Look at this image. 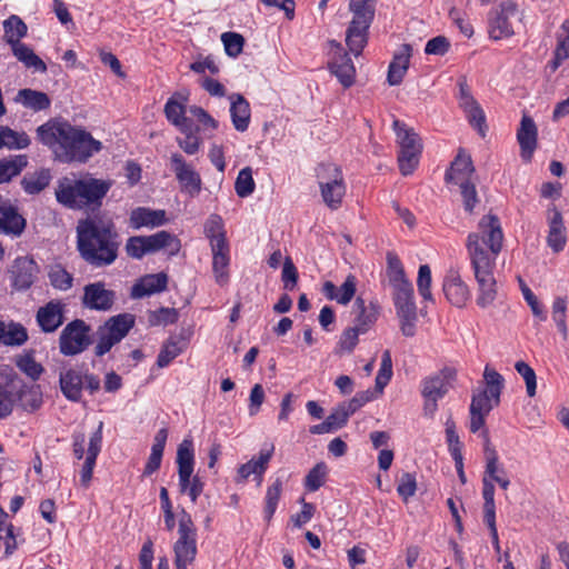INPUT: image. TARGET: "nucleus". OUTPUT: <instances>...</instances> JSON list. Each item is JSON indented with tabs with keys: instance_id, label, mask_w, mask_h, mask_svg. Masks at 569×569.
Instances as JSON below:
<instances>
[{
	"instance_id": "1",
	"label": "nucleus",
	"mask_w": 569,
	"mask_h": 569,
	"mask_svg": "<svg viewBox=\"0 0 569 569\" xmlns=\"http://www.w3.org/2000/svg\"><path fill=\"white\" fill-rule=\"evenodd\" d=\"M37 136L64 163H84L102 149V143L88 131L67 121L50 120L37 129Z\"/></svg>"
},
{
	"instance_id": "2",
	"label": "nucleus",
	"mask_w": 569,
	"mask_h": 569,
	"mask_svg": "<svg viewBox=\"0 0 569 569\" xmlns=\"http://www.w3.org/2000/svg\"><path fill=\"white\" fill-rule=\"evenodd\" d=\"M110 220L88 218L78 223V249L82 258L96 267L111 264L118 254L119 243Z\"/></svg>"
},
{
	"instance_id": "3",
	"label": "nucleus",
	"mask_w": 569,
	"mask_h": 569,
	"mask_svg": "<svg viewBox=\"0 0 569 569\" xmlns=\"http://www.w3.org/2000/svg\"><path fill=\"white\" fill-rule=\"evenodd\" d=\"M112 186V180L98 179L91 173L71 174L58 181L56 198L59 203L70 209L99 207Z\"/></svg>"
},
{
	"instance_id": "4",
	"label": "nucleus",
	"mask_w": 569,
	"mask_h": 569,
	"mask_svg": "<svg viewBox=\"0 0 569 569\" xmlns=\"http://www.w3.org/2000/svg\"><path fill=\"white\" fill-rule=\"evenodd\" d=\"M503 243V232L498 217L483 216L475 232H470L466 240V248L471 266L478 262L496 264Z\"/></svg>"
},
{
	"instance_id": "5",
	"label": "nucleus",
	"mask_w": 569,
	"mask_h": 569,
	"mask_svg": "<svg viewBox=\"0 0 569 569\" xmlns=\"http://www.w3.org/2000/svg\"><path fill=\"white\" fill-rule=\"evenodd\" d=\"M353 17L347 30L346 42L351 53L359 56L368 40V29L372 22L375 8L372 0H350Z\"/></svg>"
},
{
	"instance_id": "6",
	"label": "nucleus",
	"mask_w": 569,
	"mask_h": 569,
	"mask_svg": "<svg viewBox=\"0 0 569 569\" xmlns=\"http://www.w3.org/2000/svg\"><path fill=\"white\" fill-rule=\"evenodd\" d=\"M176 462L178 466L179 489L181 493L190 497L196 502L203 491V482L194 471V449L190 438L181 441L177 449Z\"/></svg>"
},
{
	"instance_id": "7",
	"label": "nucleus",
	"mask_w": 569,
	"mask_h": 569,
	"mask_svg": "<svg viewBox=\"0 0 569 569\" xmlns=\"http://www.w3.org/2000/svg\"><path fill=\"white\" fill-rule=\"evenodd\" d=\"M176 569H189L198 552L197 529L191 516L182 510L179 517L178 539L172 546Z\"/></svg>"
},
{
	"instance_id": "8",
	"label": "nucleus",
	"mask_w": 569,
	"mask_h": 569,
	"mask_svg": "<svg viewBox=\"0 0 569 569\" xmlns=\"http://www.w3.org/2000/svg\"><path fill=\"white\" fill-rule=\"evenodd\" d=\"M181 248L180 240L168 231H159L151 236H136L128 239L126 243L127 254L133 259H141L144 254L159 250H167L174 256Z\"/></svg>"
},
{
	"instance_id": "9",
	"label": "nucleus",
	"mask_w": 569,
	"mask_h": 569,
	"mask_svg": "<svg viewBox=\"0 0 569 569\" xmlns=\"http://www.w3.org/2000/svg\"><path fill=\"white\" fill-rule=\"evenodd\" d=\"M321 198L332 210L340 208L346 194V183L341 169L335 163H321L316 170Z\"/></svg>"
},
{
	"instance_id": "10",
	"label": "nucleus",
	"mask_w": 569,
	"mask_h": 569,
	"mask_svg": "<svg viewBox=\"0 0 569 569\" xmlns=\"http://www.w3.org/2000/svg\"><path fill=\"white\" fill-rule=\"evenodd\" d=\"M59 383L62 395L73 402L81 400L83 389L89 390L90 393L100 389L99 378L79 366L61 369Z\"/></svg>"
},
{
	"instance_id": "11",
	"label": "nucleus",
	"mask_w": 569,
	"mask_h": 569,
	"mask_svg": "<svg viewBox=\"0 0 569 569\" xmlns=\"http://www.w3.org/2000/svg\"><path fill=\"white\" fill-rule=\"evenodd\" d=\"M521 17L517 4L507 0L491 10L488 19V34L495 41L506 40L515 34V27Z\"/></svg>"
},
{
	"instance_id": "12",
	"label": "nucleus",
	"mask_w": 569,
	"mask_h": 569,
	"mask_svg": "<svg viewBox=\"0 0 569 569\" xmlns=\"http://www.w3.org/2000/svg\"><path fill=\"white\" fill-rule=\"evenodd\" d=\"M133 325L134 316L130 313H121L111 317L98 329L96 355L101 357L109 352L114 345L127 336Z\"/></svg>"
},
{
	"instance_id": "13",
	"label": "nucleus",
	"mask_w": 569,
	"mask_h": 569,
	"mask_svg": "<svg viewBox=\"0 0 569 569\" xmlns=\"http://www.w3.org/2000/svg\"><path fill=\"white\" fill-rule=\"evenodd\" d=\"M90 328L82 320L68 323L59 338L60 352L64 356L81 353L90 343Z\"/></svg>"
},
{
	"instance_id": "14",
	"label": "nucleus",
	"mask_w": 569,
	"mask_h": 569,
	"mask_svg": "<svg viewBox=\"0 0 569 569\" xmlns=\"http://www.w3.org/2000/svg\"><path fill=\"white\" fill-rule=\"evenodd\" d=\"M496 264L478 262V266H471L477 282L476 302L480 308L490 307L498 295L497 281L493 274Z\"/></svg>"
},
{
	"instance_id": "15",
	"label": "nucleus",
	"mask_w": 569,
	"mask_h": 569,
	"mask_svg": "<svg viewBox=\"0 0 569 569\" xmlns=\"http://www.w3.org/2000/svg\"><path fill=\"white\" fill-rule=\"evenodd\" d=\"M387 273L393 290V302L415 299L413 287L406 277L402 264L397 257L389 256Z\"/></svg>"
},
{
	"instance_id": "16",
	"label": "nucleus",
	"mask_w": 569,
	"mask_h": 569,
	"mask_svg": "<svg viewBox=\"0 0 569 569\" xmlns=\"http://www.w3.org/2000/svg\"><path fill=\"white\" fill-rule=\"evenodd\" d=\"M171 164L181 186V190L190 197L198 196L201 190V178L199 173L188 164L179 153L171 156Z\"/></svg>"
},
{
	"instance_id": "17",
	"label": "nucleus",
	"mask_w": 569,
	"mask_h": 569,
	"mask_svg": "<svg viewBox=\"0 0 569 569\" xmlns=\"http://www.w3.org/2000/svg\"><path fill=\"white\" fill-rule=\"evenodd\" d=\"M330 46L333 52L329 69L345 88H349L355 82L356 68L347 53L342 52L340 43L331 41Z\"/></svg>"
},
{
	"instance_id": "18",
	"label": "nucleus",
	"mask_w": 569,
	"mask_h": 569,
	"mask_svg": "<svg viewBox=\"0 0 569 569\" xmlns=\"http://www.w3.org/2000/svg\"><path fill=\"white\" fill-rule=\"evenodd\" d=\"M38 272L39 268L33 259L28 257L17 258L10 270L12 287L19 291L29 289Z\"/></svg>"
},
{
	"instance_id": "19",
	"label": "nucleus",
	"mask_w": 569,
	"mask_h": 569,
	"mask_svg": "<svg viewBox=\"0 0 569 569\" xmlns=\"http://www.w3.org/2000/svg\"><path fill=\"white\" fill-rule=\"evenodd\" d=\"M547 221V243L553 252L558 253L565 249L567 243L566 227L563 224L561 212L556 207L549 208Z\"/></svg>"
},
{
	"instance_id": "20",
	"label": "nucleus",
	"mask_w": 569,
	"mask_h": 569,
	"mask_svg": "<svg viewBox=\"0 0 569 569\" xmlns=\"http://www.w3.org/2000/svg\"><path fill=\"white\" fill-rule=\"evenodd\" d=\"M114 302V292L108 290L102 282H94L84 287L83 305L89 309L107 311Z\"/></svg>"
},
{
	"instance_id": "21",
	"label": "nucleus",
	"mask_w": 569,
	"mask_h": 569,
	"mask_svg": "<svg viewBox=\"0 0 569 569\" xmlns=\"http://www.w3.org/2000/svg\"><path fill=\"white\" fill-rule=\"evenodd\" d=\"M442 289L447 300L458 308L465 307L470 299V290L457 271L446 276Z\"/></svg>"
},
{
	"instance_id": "22",
	"label": "nucleus",
	"mask_w": 569,
	"mask_h": 569,
	"mask_svg": "<svg viewBox=\"0 0 569 569\" xmlns=\"http://www.w3.org/2000/svg\"><path fill=\"white\" fill-rule=\"evenodd\" d=\"M186 102L187 97L182 93H178L171 97L164 106V113L168 121L176 126L182 133H187L191 130V122L189 118L186 117Z\"/></svg>"
},
{
	"instance_id": "23",
	"label": "nucleus",
	"mask_w": 569,
	"mask_h": 569,
	"mask_svg": "<svg viewBox=\"0 0 569 569\" xmlns=\"http://www.w3.org/2000/svg\"><path fill=\"white\" fill-rule=\"evenodd\" d=\"M273 451L274 446L269 445L268 447L262 448L257 457H252L248 462L241 465L238 468V481H244L251 475H254L259 478L260 483L273 455Z\"/></svg>"
},
{
	"instance_id": "24",
	"label": "nucleus",
	"mask_w": 569,
	"mask_h": 569,
	"mask_svg": "<svg viewBox=\"0 0 569 569\" xmlns=\"http://www.w3.org/2000/svg\"><path fill=\"white\" fill-rule=\"evenodd\" d=\"M102 427L100 422L98 429L90 436L87 456L82 469L80 471V482L83 487H88L93 473L97 457L101 450L102 445Z\"/></svg>"
},
{
	"instance_id": "25",
	"label": "nucleus",
	"mask_w": 569,
	"mask_h": 569,
	"mask_svg": "<svg viewBox=\"0 0 569 569\" xmlns=\"http://www.w3.org/2000/svg\"><path fill=\"white\" fill-rule=\"evenodd\" d=\"M456 378V370L445 368L438 375L425 379L422 383V396L441 399L449 390L451 381Z\"/></svg>"
},
{
	"instance_id": "26",
	"label": "nucleus",
	"mask_w": 569,
	"mask_h": 569,
	"mask_svg": "<svg viewBox=\"0 0 569 569\" xmlns=\"http://www.w3.org/2000/svg\"><path fill=\"white\" fill-rule=\"evenodd\" d=\"M228 99L230 101L229 112L232 126L237 131L244 132L251 120L250 104L240 93H231Z\"/></svg>"
},
{
	"instance_id": "27",
	"label": "nucleus",
	"mask_w": 569,
	"mask_h": 569,
	"mask_svg": "<svg viewBox=\"0 0 569 569\" xmlns=\"http://www.w3.org/2000/svg\"><path fill=\"white\" fill-rule=\"evenodd\" d=\"M357 291V278L353 274L347 276L346 280L340 287H337L331 281H326L322 286V293L327 299L333 300L339 305L347 306Z\"/></svg>"
},
{
	"instance_id": "28",
	"label": "nucleus",
	"mask_w": 569,
	"mask_h": 569,
	"mask_svg": "<svg viewBox=\"0 0 569 569\" xmlns=\"http://www.w3.org/2000/svg\"><path fill=\"white\" fill-rule=\"evenodd\" d=\"M167 222L164 210L150 209L144 207L136 208L130 214V226L133 229L149 228L153 229L163 226Z\"/></svg>"
},
{
	"instance_id": "29",
	"label": "nucleus",
	"mask_w": 569,
	"mask_h": 569,
	"mask_svg": "<svg viewBox=\"0 0 569 569\" xmlns=\"http://www.w3.org/2000/svg\"><path fill=\"white\" fill-rule=\"evenodd\" d=\"M537 127L531 118L523 116L520 128L517 132V139L521 149V157L525 161H530L537 147Z\"/></svg>"
},
{
	"instance_id": "30",
	"label": "nucleus",
	"mask_w": 569,
	"mask_h": 569,
	"mask_svg": "<svg viewBox=\"0 0 569 569\" xmlns=\"http://www.w3.org/2000/svg\"><path fill=\"white\" fill-rule=\"evenodd\" d=\"M412 49L409 44H401L393 54L389 64L388 82L390 86H398L403 80L409 68Z\"/></svg>"
},
{
	"instance_id": "31",
	"label": "nucleus",
	"mask_w": 569,
	"mask_h": 569,
	"mask_svg": "<svg viewBox=\"0 0 569 569\" xmlns=\"http://www.w3.org/2000/svg\"><path fill=\"white\" fill-rule=\"evenodd\" d=\"M168 278L163 272L147 274L140 278L131 289V297L140 299L163 291L167 288Z\"/></svg>"
},
{
	"instance_id": "32",
	"label": "nucleus",
	"mask_w": 569,
	"mask_h": 569,
	"mask_svg": "<svg viewBox=\"0 0 569 569\" xmlns=\"http://www.w3.org/2000/svg\"><path fill=\"white\" fill-rule=\"evenodd\" d=\"M473 170L470 157L459 153L446 173V181L455 186L469 182L471 181Z\"/></svg>"
},
{
	"instance_id": "33",
	"label": "nucleus",
	"mask_w": 569,
	"mask_h": 569,
	"mask_svg": "<svg viewBox=\"0 0 569 569\" xmlns=\"http://www.w3.org/2000/svg\"><path fill=\"white\" fill-rule=\"evenodd\" d=\"M63 308L59 301H50L37 312V321L46 332H52L63 322Z\"/></svg>"
},
{
	"instance_id": "34",
	"label": "nucleus",
	"mask_w": 569,
	"mask_h": 569,
	"mask_svg": "<svg viewBox=\"0 0 569 569\" xmlns=\"http://www.w3.org/2000/svg\"><path fill=\"white\" fill-rule=\"evenodd\" d=\"M26 221L9 203L0 201V231L19 236L24 229Z\"/></svg>"
},
{
	"instance_id": "35",
	"label": "nucleus",
	"mask_w": 569,
	"mask_h": 569,
	"mask_svg": "<svg viewBox=\"0 0 569 569\" xmlns=\"http://www.w3.org/2000/svg\"><path fill=\"white\" fill-rule=\"evenodd\" d=\"M355 308L358 312L355 326L363 332H367L378 319L379 306L373 301L366 305L365 300L358 297L355 302Z\"/></svg>"
},
{
	"instance_id": "36",
	"label": "nucleus",
	"mask_w": 569,
	"mask_h": 569,
	"mask_svg": "<svg viewBox=\"0 0 569 569\" xmlns=\"http://www.w3.org/2000/svg\"><path fill=\"white\" fill-rule=\"evenodd\" d=\"M31 143L30 137L24 131H17L0 124V149L22 150Z\"/></svg>"
},
{
	"instance_id": "37",
	"label": "nucleus",
	"mask_w": 569,
	"mask_h": 569,
	"mask_svg": "<svg viewBox=\"0 0 569 569\" xmlns=\"http://www.w3.org/2000/svg\"><path fill=\"white\" fill-rule=\"evenodd\" d=\"M393 129L396 132L399 150L422 151L421 140L412 128L408 127L406 123L399 120H395Z\"/></svg>"
},
{
	"instance_id": "38",
	"label": "nucleus",
	"mask_w": 569,
	"mask_h": 569,
	"mask_svg": "<svg viewBox=\"0 0 569 569\" xmlns=\"http://www.w3.org/2000/svg\"><path fill=\"white\" fill-rule=\"evenodd\" d=\"M16 100L34 111L44 110L50 106V99L44 92L32 89L20 90Z\"/></svg>"
},
{
	"instance_id": "39",
	"label": "nucleus",
	"mask_w": 569,
	"mask_h": 569,
	"mask_svg": "<svg viewBox=\"0 0 569 569\" xmlns=\"http://www.w3.org/2000/svg\"><path fill=\"white\" fill-rule=\"evenodd\" d=\"M27 338V331L22 326L0 321V342L3 345L20 346L26 342Z\"/></svg>"
},
{
	"instance_id": "40",
	"label": "nucleus",
	"mask_w": 569,
	"mask_h": 569,
	"mask_svg": "<svg viewBox=\"0 0 569 569\" xmlns=\"http://www.w3.org/2000/svg\"><path fill=\"white\" fill-rule=\"evenodd\" d=\"M14 57L27 68H33L37 71L46 72L44 62L27 44L20 42L11 47Z\"/></svg>"
},
{
	"instance_id": "41",
	"label": "nucleus",
	"mask_w": 569,
	"mask_h": 569,
	"mask_svg": "<svg viewBox=\"0 0 569 569\" xmlns=\"http://www.w3.org/2000/svg\"><path fill=\"white\" fill-rule=\"evenodd\" d=\"M28 164V158L24 154H18L0 161V183L10 181L18 176Z\"/></svg>"
},
{
	"instance_id": "42",
	"label": "nucleus",
	"mask_w": 569,
	"mask_h": 569,
	"mask_svg": "<svg viewBox=\"0 0 569 569\" xmlns=\"http://www.w3.org/2000/svg\"><path fill=\"white\" fill-rule=\"evenodd\" d=\"M4 39L11 47L20 43V39L27 34V24L18 17L10 16L3 22Z\"/></svg>"
},
{
	"instance_id": "43",
	"label": "nucleus",
	"mask_w": 569,
	"mask_h": 569,
	"mask_svg": "<svg viewBox=\"0 0 569 569\" xmlns=\"http://www.w3.org/2000/svg\"><path fill=\"white\" fill-rule=\"evenodd\" d=\"M51 174L48 170H40L32 174L23 177L21 184L29 194H36L42 191L50 182Z\"/></svg>"
},
{
	"instance_id": "44",
	"label": "nucleus",
	"mask_w": 569,
	"mask_h": 569,
	"mask_svg": "<svg viewBox=\"0 0 569 569\" xmlns=\"http://www.w3.org/2000/svg\"><path fill=\"white\" fill-rule=\"evenodd\" d=\"M483 380L486 387L482 390L492 395L493 400H500L505 386L503 377L493 368L486 366L483 370Z\"/></svg>"
},
{
	"instance_id": "45",
	"label": "nucleus",
	"mask_w": 569,
	"mask_h": 569,
	"mask_svg": "<svg viewBox=\"0 0 569 569\" xmlns=\"http://www.w3.org/2000/svg\"><path fill=\"white\" fill-rule=\"evenodd\" d=\"M365 332L357 328L356 326L349 327L345 329L340 336V339L338 341L336 353L338 355H345V353H351L359 341V336L363 335Z\"/></svg>"
},
{
	"instance_id": "46",
	"label": "nucleus",
	"mask_w": 569,
	"mask_h": 569,
	"mask_svg": "<svg viewBox=\"0 0 569 569\" xmlns=\"http://www.w3.org/2000/svg\"><path fill=\"white\" fill-rule=\"evenodd\" d=\"M328 476V466L325 462H318L306 476L305 487L308 491L315 492L326 482Z\"/></svg>"
},
{
	"instance_id": "47",
	"label": "nucleus",
	"mask_w": 569,
	"mask_h": 569,
	"mask_svg": "<svg viewBox=\"0 0 569 569\" xmlns=\"http://www.w3.org/2000/svg\"><path fill=\"white\" fill-rule=\"evenodd\" d=\"M500 400H493L492 395L478 389L473 392L469 411H478L489 415L498 406Z\"/></svg>"
},
{
	"instance_id": "48",
	"label": "nucleus",
	"mask_w": 569,
	"mask_h": 569,
	"mask_svg": "<svg viewBox=\"0 0 569 569\" xmlns=\"http://www.w3.org/2000/svg\"><path fill=\"white\" fill-rule=\"evenodd\" d=\"M446 439L448 443V450L455 460V462L460 461V457H462V443L460 442L459 436L456 431V423L451 418H448L446 421Z\"/></svg>"
},
{
	"instance_id": "49",
	"label": "nucleus",
	"mask_w": 569,
	"mask_h": 569,
	"mask_svg": "<svg viewBox=\"0 0 569 569\" xmlns=\"http://www.w3.org/2000/svg\"><path fill=\"white\" fill-rule=\"evenodd\" d=\"M486 467L483 477H487L489 480L493 481L498 477L505 476L506 470L502 465L499 462L498 453L495 449L489 447L486 448Z\"/></svg>"
},
{
	"instance_id": "50",
	"label": "nucleus",
	"mask_w": 569,
	"mask_h": 569,
	"mask_svg": "<svg viewBox=\"0 0 569 569\" xmlns=\"http://www.w3.org/2000/svg\"><path fill=\"white\" fill-rule=\"evenodd\" d=\"M256 183L252 178V170L249 167H246L241 169L238 173V177L234 182V190L236 193L241 197L246 198L252 194L254 191Z\"/></svg>"
},
{
	"instance_id": "51",
	"label": "nucleus",
	"mask_w": 569,
	"mask_h": 569,
	"mask_svg": "<svg viewBox=\"0 0 569 569\" xmlns=\"http://www.w3.org/2000/svg\"><path fill=\"white\" fill-rule=\"evenodd\" d=\"M552 320L555 321L559 332L562 335L563 339L568 336L567 328V299L563 297H558L555 299L552 303Z\"/></svg>"
},
{
	"instance_id": "52",
	"label": "nucleus",
	"mask_w": 569,
	"mask_h": 569,
	"mask_svg": "<svg viewBox=\"0 0 569 569\" xmlns=\"http://www.w3.org/2000/svg\"><path fill=\"white\" fill-rule=\"evenodd\" d=\"M18 401L24 410L33 411L41 405V395L37 388H26L22 383L18 390Z\"/></svg>"
},
{
	"instance_id": "53",
	"label": "nucleus",
	"mask_w": 569,
	"mask_h": 569,
	"mask_svg": "<svg viewBox=\"0 0 569 569\" xmlns=\"http://www.w3.org/2000/svg\"><path fill=\"white\" fill-rule=\"evenodd\" d=\"M8 515L0 510V541H3L6 547V553L11 555L18 547L16 536L13 533V527L11 523L6 521Z\"/></svg>"
},
{
	"instance_id": "54",
	"label": "nucleus",
	"mask_w": 569,
	"mask_h": 569,
	"mask_svg": "<svg viewBox=\"0 0 569 569\" xmlns=\"http://www.w3.org/2000/svg\"><path fill=\"white\" fill-rule=\"evenodd\" d=\"M204 236L209 240L227 238L223 219L219 214H210L204 222Z\"/></svg>"
},
{
	"instance_id": "55",
	"label": "nucleus",
	"mask_w": 569,
	"mask_h": 569,
	"mask_svg": "<svg viewBox=\"0 0 569 569\" xmlns=\"http://www.w3.org/2000/svg\"><path fill=\"white\" fill-rule=\"evenodd\" d=\"M282 491V481L277 479L266 492L264 518L269 521L276 512Z\"/></svg>"
},
{
	"instance_id": "56",
	"label": "nucleus",
	"mask_w": 569,
	"mask_h": 569,
	"mask_svg": "<svg viewBox=\"0 0 569 569\" xmlns=\"http://www.w3.org/2000/svg\"><path fill=\"white\" fill-rule=\"evenodd\" d=\"M431 282L430 267L428 264H421L418 270L417 287L419 295L425 301H433Z\"/></svg>"
},
{
	"instance_id": "57",
	"label": "nucleus",
	"mask_w": 569,
	"mask_h": 569,
	"mask_svg": "<svg viewBox=\"0 0 569 569\" xmlns=\"http://www.w3.org/2000/svg\"><path fill=\"white\" fill-rule=\"evenodd\" d=\"M392 376V360L389 350H385L381 358L380 369L376 377V389L382 392Z\"/></svg>"
},
{
	"instance_id": "58",
	"label": "nucleus",
	"mask_w": 569,
	"mask_h": 569,
	"mask_svg": "<svg viewBox=\"0 0 569 569\" xmlns=\"http://www.w3.org/2000/svg\"><path fill=\"white\" fill-rule=\"evenodd\" d=\"M182 352V346L180 341L176 339L168 340L162 349L160 350L157 359V365L160 368L169 366V363L176 359Z\"/></svg>"
},
{
	"instance_id": "59",
	"label": "nucleus",
	"mask_w": 569,
	"mask_h": 569,
	"mask_svg": "<svg viewBox=\"0 0 569 569\" xmlns=\"http://www.w3.org/2000/svg\"><path fill=\"white\" fill-rule=\"evenodd\" d=\"M51 284L59 290H68L72 286V276L61 266L54 264L49 270Z\"/></svg>"
},
{
	"instance_id": "60",
	"label": "nucleus",
	"mask_w": 569,
	"mask_h": 569,
	"mask_svg": "<svg viewBox=\"0 0 569 569\" xmlns=\"http://www.w3.org/2000/svg\"><path fill=\"white\" fill-rule=\"evenodd\" d=\"M421 151L399 150L398 163L403 176L411 174L419 164Z\"/></svg>"
},
{
	"instance_id": "61",
	"label": "nucleus",
	"mask_w": 569,
	"mask_h": 569,
	"mask_svg": "<svg viewBox=\"0 0 569 569\" xmlns=\"http://www.w3.org/2000/svg\"><path fill=\"white\" fill-rule=\"evenodd\" d=\"M482 497L485 500L483 518L492 520V516H496L495 485L493 481L489 480L487 477L482 478Z\"/></svg>"
},
{
	"instance_id": "62",
	"label": "nucleus",
	"mask_w": 569,
	"mask_h": 569,
	"mask_svg": "<svg viewBox=\"0 0 569 569\" xmlns=\"http://www.w3.org/2000/svg\"><path fill=\"white\" fill-rule=\"evenodd\" d=\"M16 363L17 367L32 380L39 379L43 372V367L36 361L33 356L28 353L20 356Z\"/></svg>"
},
{
	"instance_id": "63",
	"label": "nucleus",
	"mask_w": 569,
	"mask_h": 569,
	"mask_svg": "<svg viewBox=\"0 0 569 569\" xmlns=\"http://www.w3.org/2000/svg\"><path fill=\"white\" fill-rule=\"evenodd\" d=\"M515 368L526 382V390L528 396L533 397L537 390V377L533 369L523 361H518Z\"/></svg>"
},
{
	"instance_id": "64",
	"label": "nucleus",
	"mask_w": 569,
	"mask_h": 569,
	"mask_svg": "<svg viewBox=\"0 0 569 569\" xmlns=\"http://www.w3.org/2000/svg\"><path fill=\"white\" fill-rule=\"evenodd\" d=\"M230 256L212 258V272L216 282L224 286L229 281Z\"/></svg>"
}]
</instances>
